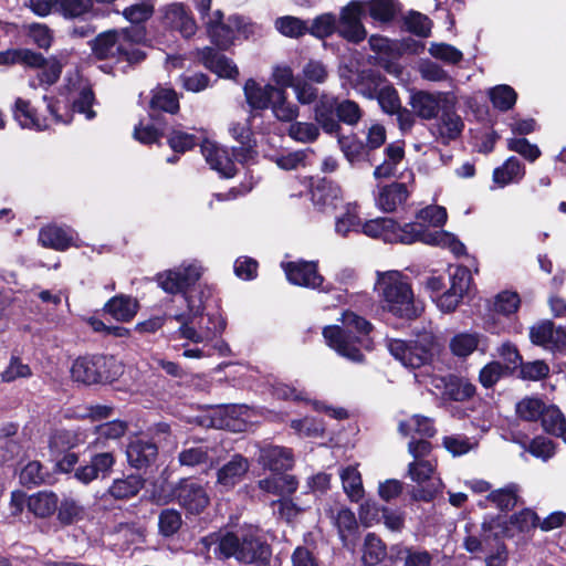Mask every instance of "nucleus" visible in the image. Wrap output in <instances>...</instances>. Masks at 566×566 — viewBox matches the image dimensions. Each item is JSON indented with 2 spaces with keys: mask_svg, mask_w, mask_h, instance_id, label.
Instances as JSON below:
<instances>
[{
  "mask_svg": "<svg viewBox=\"0 0 566 566\" xmlns=\"http://www.w3.org/2000/svg\"><path fill=\"white\" fill-rule=\"evenodd\" d=\"M115 462L113 451L97 450L87 464L76 469L75 478L84 484H88L99 476L104 479L111 474Z\"/></svg>",
  "mask_w": 566,
  "mask_h": 566,
  "instance_id": "obj_16",
  "label": "nucleus"
},
{
  "mask_svg": "<svg viewBox=\"0 0 566 566\" xmlns=\"http://www.w3.org/2000/svg\"><path fill=\"white\" fill-rule=\"evenodd\" d=\"M464 128V123L460 115L449 108V105L442 111V115L437 124V138L447 145L457 139Z\"/></svg>",
  "mask_w": 566,
  "mask_h": 566,
  "instance_id": "obj_27",
  "label": "nucleus"
},
{
  "mask_svg": "<svg viewBox=\"0 0 566 566\" xmlns=\"http://www.w3.org/2000/svg\"><path fill=\"white\" fill-rule=\"evenodd\" d=\"M67 62V54H61L60 57L52 56L48 61L44 59V64L41 73V82L45 84H54L62 72L64 64Z\"/></svg>",
  "mask_w": 566,
  "mask_h": 566,
  "instance_id": "obj_60",
  "label": "nucleus"
},
{
  "mask_svg": "<svg viewBox=\"0 0 566 566\" xmlns=\"http://www.w3.org/2000/svg\"><path fill=\"white\" fill-rule=\"evenodd\" d=\"M165 22L171 29L179 31L185 38H190L197 30L193 18L180 3H174L167 7L165 11Z\"/></svg>",
  "mask_w": 566,
  "mask_h": 566,
  "instance_id": "obj_23",
  "label": "nucleus"
},
{
  "mask_svg": "<svg viewBox=\"0 0 566 566\" xmlns=\"http://www.w3.org/2000/svg\"><path fill=\"white\" fill-rule=\"evenodd\" d=\"M531 340L551 350H559L566 346V329L555 326L551 321H543L531 328Z\"/></svg>",
  "mask_w": 566,
  "mask_h": 566,
  "instance_id": "obj_17",
  "label": "nucleus"
},
{
  "mask_svg": "<svg viewBox=\"0 0 566 566\" xmlns=\"http://www.w3.org/2000/svg\"><path fill=\"white\" fill-rule=\"evenodd\" d=\"M149 105L153 111L158 109L175 114L179 109V99L174 90L166 87H156L153 91V96Z\"/></svg>",
  "mask_w": 566,
  "mask_h": 566,
  "instance_id": "obj_42",
  "label": "nucleus"
},
{
  "mask_svg": "<svg viewBox=\"0 0 566 566\" xmlns=\"http://www.w3.org/2000/svg\"><path fill=\"white\" fill-rule=\"evenodd\" d=\"M39 241L43 247L65 250L73 243V232L70 229L50 226L40 231Z\"/></svg>",
  "mask_w": 566,
  "mask_h": 566,
  "instance_id": "obj_33",
  "label": "nucleus"
},
{
  "mask_svg": "<svg viewBox=\"0 0 566 566\" xmlns=\"http://www.w3.org/2000/svg\"><path fill=\"white\" fill-rule=\"evenodd\" d=\"M488 500L502 511L512 510L517 502V486L510 484L490 492Z\"/></svg>",
  "mask_w": 566,
  "mask_h": 566,
  "instance_id": "obj_55",
  "label": "nucleus"
},
{
  "mask_svg": "<svg viewBox=\"0 0 566 566\" xmlns=\"http://www.w3.org/2000/svg\"><path fill=\"white\" fill-rule=\"evenodd\" d=\"M368 8L369 14L374 20L387 22L395 15V8L391 0H371L365 3Z\"/></svg>",
  "mask_w": 566,
  "mask_h": 566,
  "instance_id": "obj_63",
  "label": "nucleus"
},
{
  "mask_svg": "<svg viewBox=\"0 0 566 566\" xmlns=\"http://www.w3.org/2000/svg\"><path fill=\"white\" fill-rule=\"evenodd\" d=\"M471 273L465 266H457L450 273V287L448 290L461 295L462 297L469 291L471 284Z\"/></svg>",
  "mask_w": 566,
  "mask_h": 566,
  "instance_id": "obj_62",
  "label": "nucleus"
},
{
  "mask_svg": "<svg viewBox=\"0 0 566 566\" xmlns=\"http://www.w3.org/2000/svg\"><path fill=\"white\" fill-rule=\"evenodd\" d=\"M143 36V31L137 28L109 30L95 38L92 51L98 60L137 63L145 57L144 52L137 46Z\"/></svg>",
  "mask_w": 566,
  "mask_h": 566,
  "instance_id": "obj_5",
  "label": "nucleus"
},
{
  "mask_svg": "<svg viewBox=\"0 0 566 566\" xmlns=\"http://www.w3.org/2000/svg\"><path fill=\"white\" fill-rule=\"evenodd\" d=\"M475 394V386L468 379L452 376L444 386V395L454 401H464Z\"/></svg>",
  "mask_w": 566,
  "mask_h": 566,
  "instance_id": "obj_45",
  "label": "nucleus"
},
{
  "mask_svg": "<svg viewBox=\"0 0 566 566\" xmlns=\"http://www.w3.org/2000/svg\"><path fill=\"white\" fill-rule=\"evenodd\" d=\"M270 107L275 118L281 122H292L300 113L298 106L287 101L286 92L283 88L279 90Z\"/></svg>",
  "mask_w": 566,
  "mask_h": 566,
  "instance_id": "obj_46",
  "label": "nucleus"
},
{
  "mask_svg": "<svg viewBox=\"0 0 566 566\" xmlns=\"http://www.w3.org/2000/svg\"><path fill=\"white\" fill-rule=\"evenodd\" d=\"M387 348L391 356L406 368H420L430 364L439 350L436 335L431 331L417 334L415 339H389Z\"/></svg>",
  "mask_w": 566,
  "mask_h": 566,
  "instance_id": "obj_7",
  "label": "nucleus"
},
{
  "mask_svg": "<svg viewBox=\"0 0 566 566\" xmlns=\"http://www.w3.org/2000/svg\"><path fill=\"white\" fill-rule=\"evenodd\" d=\"M203 306L196 305L192 297H187V312L176 313L169 318L176 321L179 326L171 334L172 339H185L193 344H203L202 347L186 348L182 352L185 358H207L212 356L208 344L217 336H221L227 327V321L221 313L207 314L203 321Z\"/></svg>",
  "mask_w": 566,
  "mask_h": 566,
  "instance_id": "obj_1",
  "label": "nucleus"
},
{
  "mask_svg": "<svg viewBox=\"0 0 566 566\" xmlns=\"http://www.w3.org/2000/svg\"><path fill=\"white\" fill-rule=\"evenodd\" d=\"M489 97L495 108L506 112L515 105L517 94L511 86L502 84L490 88Z\"/></svg>",
  "mask_w": 566,
  "mask_h": 566,
  "instance_id": "obj_50",
  "label": "nucleus"
},
{
  "mask_svg": "<svg viewBox=\"0 0 566 566\" xmlns=\"http://www.w3.org/2000/svg\"><path fill=\"white\" fill-rule=\"evenodd\" d=\"M199 56L207 69L221 77L234 78L239 74L238 67L228 57L211 48L201 50Z\"/></svg>",
  "mask_w": 566,
  "mask_h": 566,
  "instance_id": "obj_28",
  "label": "nucleus"
},
{
  "mask_svg": "<svg viewBox=\"0 0 566 566\" xmlns=\"http://www.w3.org/2000/svg\"><path fill=\"white\" fill-rule=\"evenodd\" d=\"M94 102V94L91 87L83 83L80 85L78 91L74 92L73 96V111L82 113L87 119L95 117V112L91 109Z\"/></svg>",
  "mask_w": 566,
  "mask_h": 566,
  "instance_id": "obj_57",
  "label": "nucleus"
},
{
  "mask_svg": "<svg viewBox=\"0 0 566 566\" xmlns=\"http://www.w3.org/2000/svg\"><path fill=\"white\" fill-rule=\"evenodd\" d=\"M105 311L116 321L128 322L136 315L138 303L133 297L118 295L105 304Z\"/></svg>",
  "mask_w": 566,
  "mask_h": 566,
  "instance_id": "obj_34",
  "label": "nucleus"
},
{
  "mask_svg": "<svg viewBox=\"0 0 566 566\" xmlns=\"http://www.w3.org/2000/svg\"><path fill=\"white\" fill-rule=\"evenodd\" d=\"M116 364L113 357L92 356L77 358L71 368L72 377L75 381L83 384H96L108 380L112 376L106 373L107 366Z\"/></svg>",
  "mask_w": 566,
  "mask_h": 566,
  "instance_id": "obj_12",
  "label": "nucleus"
},
{
  "mask_svg": "<svg viewBox=\"0 0 566 566\" xmlns=\"http://www.w3.org/2000/svg\"><path fill=\"white\" fill-rule=\"evenodd\" d=\"M259 462L273 472L286 471L293 465V455L286 448L270 446L260 450Z\"/></svg>",
  "mask_w": 566,
  "mask_h": 566,
  "instance_id": "obj_25",
  "label": "nucleus"
},
{
  "mask_svg": "<svg viewBox=\"0 0 566 566\" xmlns=\"http://www.w3.org/2000/svg\"><path fill=\"white\" fill-rule=\"evenodd\" d=\"M453 104L448 92H413L409 99L412 112L421 119L431 120L448 105Z\"/></svg>",
  "mask_w": 566,
  "mask_h": 566,
  "instance_id": "obj_13",
  "label": "nucleus"
},
{
  "mask_svg": "<svg viewBox=\"0 0 566 566\" xmlns=\"http://www.w3.org/2000/svg\"><path fill=\"white\" fill-rule=\"evenodd\" d=\"M211 41L220 49H228L234 40L235 32L243 29V19L240 17H230L228 22H223V13L217 10L206 22Z\"/></svg>",
  "mask_w": 566,
  "mask_h": 566,
  "instance_id": "obj_14",
  "label": "nucleus"
},
{
  "mask_svg": "<svg viewBox=\"0 0 566 566\" xmlns=\"http://www.w3.org/2000/svg\"><path fill=\"white\" fill-rule=\"evenodd\" d=\"M481 335L475 332H461L455 334L449 343L451 353L459 357L465 358L479 348Z\"/></svg>",
  "mask_w": 566,
  "mask_h": 566,
  "instance_id": "obj_37",
  "label": "nucleus"
},
{
  "mask_svg": "<svg viewBox=\"0 0 566 566\" xmlns=\"http://www.w3.org/2000/svg\"><path fill=\"white\" fill-rule=\"evenodd\" d=\"M375 290L380 297L382 308L394 316L413 319L423 310L422 305L416 302L407 277L398 271L378 273Z\"/></svg>",
  "mask_w": 566,
  "mask_h": 566,
  "instance_id": "obj_4",
  "label": "nucleus"
},
{
  "mask_svg": "<svg viewBox=\"0 0 566 566\" xmlns=\"http://www.w3.org/2000/svg\"><path fill=\"white\" fill-rule=\"evenodd\" d=\"M386 556V547L375 534L369 533L365 537L361 560L366 566H376Z\"/></svg>",
  "mask_w": 566,
  "mask_h": 566,
  "instance_id": "obj_48",
  "label": "nucleus"
},
{
  "mask_svg": "<svg viewBox=\"0 0 566 566\" xmlns=\"http://www.w3.org/2000/svg\"><path fill=\"white\" fill-rule=\"evenodd\" d=\"M361 231L370 237L378 238L385 242H400L410 244L421 241L429 245L448 248L453 254L462 255L465 247L453 234L449 232H428L419 223H406L400 227L391 218H377L365 222Z\"/></svg>",
  "mask_w": 566,
  "mask_h": 566,
  "instance_id": "obj_2",
  "label": "nucleus"
},
{
  "mask_svg": "<svg viewBox=\"0 0 566 566\" xmlns=\"http://www.w3.org/2000/svg\"><path fill=\"white\" fill-rule=\"evenodd\" d=\"M525 175L523 164L516 157H510L506 161L493 171V180L500 187L511 182L520 181Z\"/></svg>",
  "mask_w": 566,
  "mask_h": 566,
  "instance_id": "obj_36",
  "label": "nucleus"
},
{
  "mask_svg": "<svg viewBox=\"0 0 566 566\" xmlns=\"http://www.w3.org/2000/svg\"><path fill=\"white\" fill-rule=\"evenodd\" d=\"M321 126L316 123L294 122L289 127V136L300 143H313L319 136Z\"/></svg>",
  "mask_w": 566,
  "mask_h": 566,
  "instance_id": "obj_54",
  "label": "nucleus"
},
{
  "mask_svg": "<svg viewBox=\"0 0 566 566\" xmlns=\"http://www.w3.org/2000/svg\"><path fill=\"white\" fill-rule=\"evenodd\" d=\"M541 419L546 432L559 437L566 442V418L557 407L546 406Z\"/></svg>",
  "mask_w": 566,
  "mask_h": 566,
  "instance_id": "obj_40",
  "label": "nucleus"
},
{
  "mask_svg": "<svg viewBox=\"0 0 566 566\" xmlns=\"http://www.w3.org/2000/svg\"><path fill=\"white\" fill-rule=\"evenodd\" d=\"M202 274L198 262L182 263L180 266L157 275L159 286L167 293H181L193 285Z\"/></svg>",
  "mask_w": 566,
  "mask_h": 566,
  "instance_id": "obj_11",
  "label": "nucleus"
},
{
  "mask_svg": "<svg viewBox=\"0 0 566 566\" xmlns=\"http://www.w3.org/2000/svg\"><path fill=\"white\" fill-rule=\"evenodd\" d=\"M157 454V444L139 437L132 439L126 449L127 461L136 469L151 465L156 461Z\"/></svg>",
  "mask_w": 566,
  "mask_h": 566,
  "instance_id": "obj_20",
  "label": "nucleus"
},
{
  "mask_svg": "<svg viewBox=\"0 0 566 566\" xmlns=\"http://www.w3.org/2000/svg\"><path fill=\"white\" fill-rule=\"evenodd\" d=\"M144 480L135 474L122 479H115L108 489V493L116 500L130 499L143 489Z\"/></svg>",
  "mask_w": 566,
  "mask_h": 566,
  "instance_id": "obj_38",
  "label": "nucleus"
},
{
  "mask_svg": "<svg viewBox=\"0 0 566 566\" xmlns=\"http://www.w3.org/2000/svg\"><path fill=\"white\" fill-rule=\"evenodd\" d=\"M229 133L240 144L238 149L233 148L234 159L240 163L247 160L254 146L248 120L244 123L232 122L229 126Z\"/></svg>",
  "mask_w": 566,
  "mask_h": 566,
  "instance_id": "obj_31",
  "label": "nucleus"
},
{
  "mask_svg": "<svg viewBox=\"0 0 566 566\" xmlns=\"http://www.w3.org/2000/svg\"><path fill=\"white\" fill-rule=\"evenodd\" d=\"M337 31V19L332 13H323L316 17L307 32L315 38L325 39Z\"/></svg>",
  "mask_w": 566,
  "mask_h": 566,
  "instance_id": "obj_58",
  "label": "nucleus"
},
{
  "mask_svg": "<svg viewBox=\"0 0 566 566\" xmlns=\"http://www.w3.org/2000/svg\"><path fill=\"white\" fill-rule=\"evenodd\" d=\"M33 373L31 367L23 363L20 356L12 355L8 366L1 373V380L3 382H13L18 379H27L32 377Z\"/></svg>",
  "mask_w": 566,
  "mask_h": 566,
  "instance_id": "obj_51",
  "label": "nucleus"
},
{
  "mask_svg": "<svg viewBox=\"0 0 566 566\" xmlns=\"http://www.w3.org/2000/svg\"><path fill=\"white\" fill-rule=\"evenodd\" d=\"M338 145L350 164L360 160L366 149V146L356 136H340L338 137Z\"/></svg>",
  "mask_w": 566,
  "mask_h": 566,
  "instance_id": "obj_61",
  "label": "nucleus"
},
{
  "mask_svg": "<svg viewBox=\"0 0 566 566\" xmlns=\"http://www.w3.org/2000/svg\"><path fill=\"white\" fill-rule=\"evenodd\" d=\"M93 7L92 0H54V8L65 18H77Z\"/></svg>",
  "mask_w": 566,
  "mask_h": 566,
  "instance_id": "obj_56",
  "label": "nucleus"
},
{
  "mask_svg": "<svg viewBox=\"0 0 566 566\" xmlns=\"http://www.w3.org/2000/svg\"><path fill=\"white\" fill-rule=\"evenodd\" d=\"M282 268L290 283L304 287L317 289L323 277L317 273L315 262L297 261L283 263Z\"/></svg>",
  "mask_w": 566,
  "mask_h": 566,
  "instance_id": "obj_18",
  "label": "nucleus"
},
{
  "mask_svg": "<svg viewBox=\"0 0 566 566\" xmlns=\"http://www.w3.org/2000/svg\"><path fill=\"white\" fill-rule=\"evenodd\" d=\"M275 29L284 36L300 38L307 33L308 25L296 17L285 15L275 20Z\"/></svg>",
  "mask_w": 566,
  "mask_h": 566,
  "instance_id": "obj_53",
  "label": "nucleus"
},
{
  "mask_svg": "<svg viewBox=\"0 0 566 566\" xmlns=\"http://www.w3.org/2000/svg\"><path fill=\"white\" fill-rule=\"evenodd\" d=\"M127 431V423L114 420L95 427V439L87 444V449L97 451L108 447L109 441H116Z\"/></svg>",
  "mask_w": 566,
  "mask_h": 566,
  "instance_id": "obj_26",
  "label": "nucleus"
},
{
  "mask_svg": "<svg viewBox=\"0 0 566 566\" xmlns=\"http://www.w3.org/2000/svg\"><path fill=\"white\" fill-rule=\"evenodd\" d=\"M175 493L178 503L190 514L201 513L210 502L205 488L190 480L180 481Z\"/></svg>",
  "mask_w": 566,
  "mask_h": 566,
  "instance_id": "obj_15",
  "label": "nucleus"
},
{
  "mask_svg": "<svg viewBox=\"0 0 566 566\" xmlns=\"http://www.w3.org/2000/svg\"><path fill=\"white\" fill-rule=\"evenodd\" d=\"M14 117L23 128H33L42 130L49 127L44 120H40L35 116L34 109L28 101L18 98L14 106Z\"/></svg>",
  "mask_w": 566,
  "mask_h": 566,
  "instance_id": "obj_41",
  "label": "nucleus"
},
{
  "mask_svg": "<svg viewBox=\"0 0 566 566\" xmlns=\"http://www.w3.org/2000/svg\"><path fill=\"white\" fill-rule=\"evenodd\" d=\"M181 515L176 510H164L159 515V531L164 536L174 535L181 526Z\"/></svg>",
  "mask_w": 566,
  "mask_h": 566,
  "instance_id": "obj_64",
  "label": "nucleus"
},
{
  "mask_svg": "<svg viewBox=\"0 0 566 566\" xmlns=\"http://www.w3.org/2000/svg\"><path fill=\"white\" fill-rule=\"evenodd\" d=\"M312 201L321 211L335 210L342 201V190L333 181L319 179L312 188Z\"/></svg>",
  "mask_w": 566,
  "mask_h": 566,
  "instance_id": "obj_22",
  "label": "nucleus"
},
{
  "mask_svg": "<svg viewBox=\"0 0 566 566\" xmlns=\"http://www.w3.org/2000/svg\"><path fill=\"white\" fill-rule=\"evenodd\" d=\"M218 551L224 558L234 557L237 560L247 564L264 565L271 556L269 545L252 532L240 536L231 533L224 535L219 542Z\"/></svg>",
  "mask_w": 566,
  "mask_h": 566,
  "instance_id": "obj_8",
  "label": "nucleus"
},
{
  "mask_svg": "<svg viewBox=\"0 0 566 566\" xmlns=\"http://www.w3.org/2000/svg\"><path fill=\"white\" fill-rule=\"evenodd\" d=\"M59 505V497L52 491H39L28 496V511L36 518L52 516Z\"/></svg>",
  "mask_w": 566,
  "mask_h": 566,
  "instance_id": "obj_30",
  "label": "nucleus"
},
{
  "mask_svg": "<svg viewBox=\"0 0 566 566\" xmlns=\"http://www.w3.org/2000/svg\"><path fill=\"white\" fill-rule=\"evenodd\" d=\"M86 437L81 430H59L50 439V447L53 450L62 451L83 444Z\"/></svg>",
  "mask_w": 566,
  "mask_h": 566,
  "instance_id": "obj_47",
  "label": "nucleus"
},
{
  "mask_svg": "<svg viewBox=\"0 0 566 566\" xmlns=\"http://www.w3.org/2000/svg\"><path fill=\"white\" fill-rule=\"evenodd\" d=\"M363 117L359 105L350 99L339 101L329 94L319 95L314 106V119L326 134H338L340 123L356 126Z\"/></svg>",
  "mask_w": 566,
  "mask_h": 566,
  "instance_id": "obj_6",
  "label": "nucleus"
},
{
  "mask_svg": "<svg viewBox=\"0 0 566 566\" xmlns=\"http://www.w3.org/2000/svg\"><path fill=\"white\" fill-rule=\"evenodd\" d=\"M342 325H331L323 329L326 344L338 355L354 363H361L364 360L361 347L367 346L371 324L353 312H345L342 316Z\"/></svg>",
  "mask_w": 566,
  "mask_h": 566,
  "instance_id": "obj_3",
  "label": "nucleus"
},
{
  "mask_svg": "<svg viewBox=\"0 0 566 566\" xmlns=\"http://www.w3.org/2000/svg\"><path fill=\"white\" fill-rule=\"evenodd\" d=\"M361 226L357 206L348 203L344 213L336 219L335 231L342 237H347L350 232H359Z\"/></svg>",
  "mask_w": 566,
  "mask_h": 566,
  "instance_id": "obj_43",
  "label": "nucleus"
},
{
  "mask_svg": "<svg viewBox=\"0 0 566 566\" xmlns=\"http://www.w3.org/2000/svg\"><path fill=\"white\" fill-rule=\"evenodd\" d=\"M280 88L271 84L260 85L254 80H248L244 95L249 105L254 109L269 108Z\"/></svg>",
  "mask_w": 566,
  "mask_h": 566,
  "instance_id": "obj_24",
  "label": "nucleus"
},
{
  "mask_svg": "<svg viewBox=\"0 0 566 566\" xmlns=\"http://www.w3.org/2000/svg\"><path fill=\"white\" fill-rule=\"evenodd\" d=\"M250 469V462L241 454H234L217 472V485L230 490L240 483Z\"/></svg>",
  "mask_w": 566,
  "mask_h": 566,
  "instance_id": "obj_19",
  "label": "nucleus"
},
{
  "mask_svg": "<svg viewBox=\"0 0 566 566\" xmlns=\"http://www.w3.org/2000/svg\"><path fill=\"white\" fill-rule=\"evenodd\" d=\"M57 520L64 525H71L83 520L86 515L85 507L72 497H64L57 505Z\"/></svg>",
  "mask_w": 566,
  "mask_h": 566,
  "instance_id": "obj_44",
  "label": "nucleus"
},
{
  "mask_svg": "<svg viewBox=\"0 0 566 566\" xmlns=\"http://www.w3.org/2000/svg\"><path fill=\"white\" fill-rule=\"evenodd\" d=\"M386 158L382 164L377 166L374 170L375 178H388L396 174L397 166L401 163L405 156V150L401 144H389L385 149Z\"/></svg>",
  "mask_w": 566,
  "mask_h": 566,
  "instance_id": "obj_35",
  "label": "nucleus"
},
{
  "mask_svg": "<svg viewBox=\"0 0 566 566\" xmlns=\"http://www.w3.org/2000/svg\"><path fill=\"white\" fill-rule=\"evenodd\" d=\"M545 403L535 397H525L516 403V415L525 421H536L542 417Z\"/></svg>",
  "mask_w": 566,
  "mask_h": 566,
  "instance_id": "obj_52",
  "label": "nucleus"
},
{
  "mask_svg": "<svg viewBox=\"0 0 566 566\" xmlns=\"http://www.w3.org/2000/svg\"><path fill=\"white\" fill-rule=\"evenodd\" d=\"M408 197L409 190L407 186L394 182L379 189L376 203L382 211L391 212L403 205Z\"/></svg>",
  "mask_w": 566,
  "mask_h": 566,
  "instance_id": "obj_29",
  "label": "nucleus"
},
{
  "mask_svg": "<svg viewBox=\"0 0 566 566\" xmlns=\"http://www.w3.org/2000/svg\"><path fill=\"white\" fill-rule=\"evenodd\" d=\"M398 431L403 437L431 438L436 433L433 422L430 418L415 415L406 420H401L398 424Z\"/></svg>",
  "mask_w": 566,
  "mask_h": 566,
  "instance_id": "obj_32",
  "label": "nucleus"
},
{
  "mask_svg": "<svg viewBox=\"0 0 566 566\" xmlns=\"http://www.w3.org/2000/svg\"><path fill=\"white\" fill-rule=\"evenodd\" d=\"M430 55L446 64H458L462 61L463 54L455 46L447 43H431L428 49Z\"/></svg>",
  "mask_w": 566,
  "mask_h": 566,
  "instance_id": "obj_59",
  "label": "nucleus"
},
{
  "mask_svg": "<svg viewBox=\"0 0 566 566\" xmlns=\"http://www.w3.org/2000/svg\"><path fill=\"white\" fill-rule=\"evenodd\" d=\"M448 214L446 208L441 206H428L420 210L417 214V222L422 226L424 231L441 232L440 230L431 231L428 227H442L447 221Z\"/></svg>",
  "mask_w": 566,
  "mask_h": 566,
  "instance_id": "obj_49",
  "label": "nucleus"
},
{
  "mask_svg": "<svg viewBox=\"0 0 566 566\" xmlns=\"http://www.w3.org/2000/svg\"><path fill=\"white\" fill-rule=\"evenodd\" d=\"M407 475L418 485L411 493L416 501L430 502L442 491L443 483L431 460L411 461L407 467Z\"/></svg>",
  "mask_w": 566,
  "mask_h": 566,
  "instance_id": "obj_9",
  "label": "nucleus"
},
{
  "mask_svg": "<svg viewBox=\"0 0 566 566\" xmlns=\"http://www.w3.org/2000/svg\"><path fill=\"white\" fill-rule=\"evenodd\" d=\"M365 14V2L350 1L339 12L337 33L350 43L358 44L367 36V31L361 22Z\"/></svg>",
  "mask_w": 566,
  "mask_h": 566,
  "instance_id": "obj_10",
  "label": "nucleus"
},
{
  "mask_svg": "<svg viewBox=\"0 0 566 566\" xmlns=\"http://www.w3.org/2000/svg\"><path fill=\"white\" fill-rule=\"evenodd\" d=\"M201 153L210 167L220 175L230 178L235 175V164L228 151L213 142L205 140L201 144Z\"/></svg>",
  "mask_w": 566,
  "mask_h": 566,
  "instance_id": "obj_21",
  "label": "nucleus"
},
{
  "mask_svg": "<svg viewBox=\"0 0 566 566\" xmlns=\"http://www.w3.org/2000/svg\"><path fill=\"white\" fill-rule=\"evenodd\" d=\"M343 489L346 495L353 502H358L364 497L365 491L363 480L356 467L348 465L339 471Z\"/></svg>",
  "mask_w": 566,
  "mask_h": 566,
  "instance_id": "obj_39",
  "label": "nucleus"
}]
</instances>
